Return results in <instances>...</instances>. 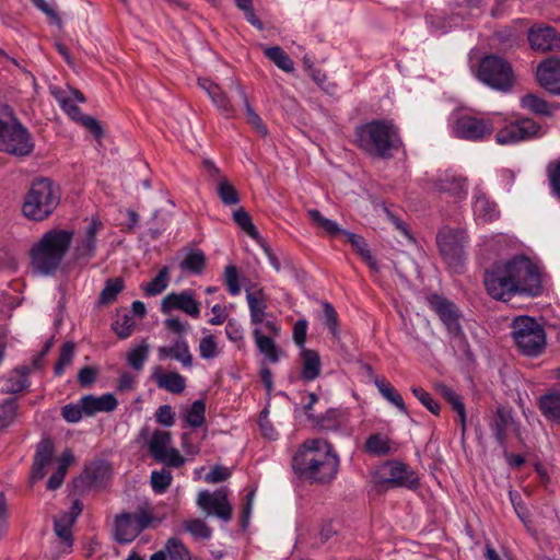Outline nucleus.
<instances>
[{"instance_id": "nucleus-63", "label": "nucleus", "mask_w": 560, "mask_h": 560, "mask_svg": "<svg viewBox=\"0 0 560 560\" xmlns=\"http://www.w3.org/2000/svg\"><path fill=\"white\" fill-rule=\"evenodd\" d=\"M155 420L164 427H172L175 422V412L170 405L160 406L155 412Z\"/></svg>"}, {"instance_id": "nucleus-39", "label": "nucleus", "mask_w": 560, "mask_h": 560, "mask_svg": "<svg viewBox=\"0 0 560 560\" xmlns=\"http://www.w3.org/2000/svg\"><path fill=\"white\" fill-rule=\"evenodd\" d=\"M436 390L445 398V400L457 412L462 429H463V431H465L466 410H465V405L463 402L460 395H458L456 392H454L451 387H448L445 384H438Z\"/></svg>"}, {"instance_id": "nucleus-30", "label": "nucleus", "mask_w": 560, "mask_h": 560, "mask_svg": "<svg viewBox=\"0 0 560 560\" xmlns=\"http://www.w3.org/2000/svg\"><path fill=\"white\" fill-rule=\"evenodd\" d=\"M246 300L249 308L250 323L258 327L266 319V298L262 290L247 291Z\"/></svg>"}, {"instance_id": "nucleus-64", "label": "nucleus", "mask_w": 560, "mask_h": 560, "mask_svg": "<svg viewBox=\"0 0 560 560\" xmlns=\"http://www.w3.org/2000/svg\"><path fill=\"white\" fill-rule=\"evenodd\" d=\"M323 311H324L325 325L328 327V329L332 334H336L338 322H337V313H336L334 306L328 302H324Z\"/></svg>"}, {"instance_id": "nucleus-35", "label": "nucleus", "mask_w": 560, "mask_h": 560, "mask_svg": "<svg viewBox=\"0 0 560 560\" xmlns=\"http://www.w3.org/2000/svg\"><path fill=\"white\" fill-rule=\"evenodd\" d=\"M539 409L545 418L560 423V392H549L542 395L538 401Z\"/></svg>"}, {"instance_id": "nucleus-6", "label": "nucleus", "mask_w": 560, "mask_h": 560, "mask_svg": "<svg viewBox=\"0 0 560 560\" xmlns=\"http://www.w3.org/2000/svg\"><path fill=\"white\" fill-rule=\"evenodd\" d=\"M500 120L501 114L480 116L470 113H458L453 116L451 130L456 138L481 141L492 135Z\"/></svg>"}, {"instance_id": "nucleus-26", "label": "nucleus", "mask_w": 560, "mask_h": 560, "mask_svg": "<svg viewBox=\"0 0 560 560\" xmlns=\"http://www.w3.org/2000/svg\"><path fill=\"white\" fill-rule=\"evenodd\" d=\"M81 398L84 415L89 417L95 416L98 412L114 411L118 406L116 397L110 393L103 394L102 396L85 395Z\"/></svg>"}, {"instance_id": "nucleus-49", "label": "nucleus", "mask_w": 560, "mask_h": 560, "mask_svg": "<svg viewBox=\"0 0 560 560\" xmlns=\"http://www.w3.org/2000/svg\"><path fill=\"white\" fill-rule=\"evenodd\" d=\"M73 523V517H66L65 515L55 518V533L66 544L67 548L72 546L71 526Z\"/></svg>"}, {"instance_id": "nucleus-36", "label": "nucleus", "mask_w": 560, "mask_h": 560, "mask_svg": "<svg viewBox=\"0 0 560 560\" xmlns=\"http://www.w3.org/2000/svg\"><path fill=\"white\" fill-rule=\"evenodd\" d=\"M512 423V418L508 412L503 409H498L495 416L490 421V429L495 438L498 444L505 450L506 445V433L510 424Z\"/></svg>"}, {"instance_id": "nucleus-43", "label": "nucleus", "mask_w": 560, "mask_h": 560, "mask_svg": "<svg viewBox=\"0 0 560 560\" xmlns=\"http://www.w3.org/2000/svg\"><path fill=\"white\" fill-rule=\"evenodd\" d=\"M265 56L270 59L279 69L284 72L294 70V62L289 55L279 46L267 47L264 50Z\"/></svg>"}, {"instance_id": "nucleus-20", "label": "nucleus", "mask_w": 560, "mask_h": 560, "mask_svg": "<svg viewBox=\"0 0 560 560\" xmlns=\"http://www.w3.org/2000/svg\"><path fill=\"white\" fill-rule=\"evenodd\" d=\"M50 93L58 102L62 110L74 121H77L83 115L77 103H84V95L73 89L68 91L61 90L60 88H50Z\"/></svg>"}, {"instance_id": "nucleus-48", "label": "nucleus", "mask_w": 560, "mask_h": 560, "mask_svg": "<svg viewBox=\"0 0 560 560\" xmlns=\"http://www.w3.org/2000/svg\"><path fill=\"white\" fill-rule=\"evenodd\" d=\"M217 192L221 201L226 206H233L240 202L237 190L226 178H220L217 185Z\"/></svg>"}, {"instance_id": "nucleus-31", "label": "nucleus", "mask_w": 560, "mask_h": 560, "mask_svg": "<svg viewBox=\"0 0 560 560\" xmlns=\"http://www.w3.org/2000/svg\"><path fill=\"white\" fill-rule=\"evenodd\" d=\"M159 388L172 394H182L186 388V378L177 372H160L153 374Z\"/></svg>"}, {"instance_id": "nucleus-62", "label": "nucleus", "mask_w": 560, "mask_h": 560, "mask_svg": "<svg viewBox=\"0 0 560 560\" xmlns=\"http://www.w3.org/2000/svg\"><path fill=\"white\" fill-rule=\"evenodd\" d=\"M230 477H231V470L229 468L220 466V465H215L205 476V481L208 483H218L221 481H225Z\"/></svg>"}, {"instance_id": "nucleus-32", "label": "nucleus", "mask_w": 560, "mask_h": 560, "mask_svg": "<svg viewBox=\"0 0 560 560\" xmlns=\"http://www.w3.org/2000/svg\"><path fill=\"white\" fill-rule=\"evenodd\" d=\"M302 371L301 378L312 382L320 374V358L317 351L303 348L301 350Z\"/></svg>"}, {"instance_id": "nucleus-42", "label": "nucleus", "mask_w": 560, "mask_h": 560, "mask_svg": "<svg viewBox=\"0 0 560 560\" xmlns=\"http://www.w3.org/2000/svg\"><path fill=\"white\" fill-rule=\"evenodd\" d=\"M170 283V268L163 267L158 275L145 285H142V290L148 296H155L166 290Z\"/></svg>"}, {"instance_id": "nucleus-15", "label": "nucleus", "mask_w": 560, "mask_h": 560, "mask_svg": "<svg viewBox=\"0 0 560 560\" xmlns=\"http://www.w3.org/2000/svg\"><path fill=\"white\" fill-rule=\"evenodd\" d=\"M196 503L207 515H214L224 522L232 518V506L225 489L213 492L202 490L198 493Z\"/></svg>"}, {"instance_id": "nucleus-7", "label": "nucleus", "mask_w": 560, "mask_h": 560, "mask_svg": "<svg viewBox=\"0 0 560 560\" xmlns=\"http://www.w3.org/2000/svg\"><path fill=\"white\" fill-rule=\"evenodd\" d=\"M511 336L517 349L527 357L539 355L546 346L541 325L530 316L515 317L511 324Z\"/></svg>"}, {"instance_id": "nucleus-16", "label": "nucleus", "mask_w": 560, "mask_h": 560, "mask_svg": "<svg viewBox=\"0 0 560 560\" xmlns=\"http://www.w3.org/2000/svg\"><path fill=\"white\" fill-rule=\"evenodd\" d=\"M160 311L170 314L173 311H182L192 318L200 316V303L196 300L195 291L185 289L180 292H171L162 301Z\"/></svg>"}, {"instance_id": "nucleus-46", "label": "nucleus", "mask_w": 560, "mask_h": 560, "mask_svg": "<svg viewBox=\"0 0 560 560\" xmlns=\"http://www.w3.org/2000/svg\"><path fill=\"white\" fill-rule=\"evenodd\" d=\"M124 289V280L121 278L108 279L100 294L101 304H110Z\"/></svg>"}, {"instance_id": "nucleus-25", "label": "nucleus", "mask_w": 560, "mask_h": 560, "mask_svg": "<svg viewBox=\"0 0 560 560\" xmlns=\"http://www.w3.org/2000/svg\"><path fill=\"white\" fill-rule=\"evenodd\" d=\"M158 357L160 360L172 358L184 368H191L192 365V354L185 339H176L171 346L159 347Z\"/></svg>"}, {"instance_id": "nucleus-38", "label": "nucleus", "mask_w": 560, "mask_h": 560, "mask_svg": "<svg viewBox=\"0 0 560 560\" xmlns=\"http://www.w3.org/2000/svg\"><path fill=\"white\" fill-rule=\"evenodd\" d=\"M236 90L245 107L247 124L252 126V128L255 130L257 135H259L260 137H266L268 135V129L264 124L262 119L260 118V116L252 107L244 89L237 85Z\"/></svg>"}, {"instance_id": "nucleus-9", "label": "nucleus", "mask_w": 560, "mask_h": 560, "mask_svg": "<svg viewBox=\"0 0 560 560\" xmlns=\"http://www.w3.org/2000/svg\"><path fill=\"white\" fill-rule=\"evenodd\" d=\"M501 122H503V125L498 128L495 133V142L500 145H512L520 142L532 141L545 135L542 126L528 117L506 120L501 115L499 125Z\"/></svg>"}, {"instance_id": "nucleus-21", "label": "nucleus", "mask_w": 560, "mask_h": 560, "mask_svg": "<svg viewBox=\"0 0 560 560\" xmlns=\"http://www.w3.org/2000/svg\"><path fill=\"white\" fill-rule=\"evenodd\" d=\"M528 40L535 50H560V34L550 26L532 27L528 33Z\"/></svg>"}, {"instance_id": "nucleus-53", "label": "nucleus", "mask_w": 560, "mask_h": 560, "mask_svg": "<svg viewBox=\"0 0 560 560\" xmlns=\"http://www.w3.org/2000/svg\"><path fill=\"white\" fill-rule=\"evenodd\" d=\"M184 528L199 539H209L212 535L211 528L203 521L198 518L186 521Z\"/></svg>"}, {"instance_id": "nucleus-52", "label": "nucleus", "mask_w": 560, "mask_h": 560, "mask_svg": "<svg viewBox=\"0 0 560 560\" xmlns=\"http://www.w3.org/2000/svg\"><path fill=\"white\" fill-rule=\"evenodd\" d=\"M165 550L171 560H190V553L180 539L170 538L165 545Z\"/></svg>"}, {"instance_id": "nucleus-44", "label": "nucleus", "mask_w": 560, "mask_h": 560, "mask_svg": "<svg viewBox=\"0 0 560 560\" xmlns=\"http://www.w3.org/2000/svg\"><path fill=\"white\" fill-rule=\"evenodd\" d=\"M198 352L203 360H212L221 353L217 338L206 329H203V336L199 341Z\"/></svg>"}, {"instance_id": "nucleus-19", "label": "nucleus", "mask_w": 560, "mask_h": 560, "mask_svg": "<svg viewBox=\"0 0 560 560\" xmlns=\"http://www.w3.org/2000/svg\"><path fill=\"white\" fill-rule=\"evenodd\" d=\"M435 188L455 200H463L467 195V179L459 174L446 171L441 173L435 182Z\"/></svg>"}, {"instance_id": "nucleus-28", "label": "nucleus", "mask_w": 560, "mask_h": 560, "mask_svg": "<svg viewBox=\"0 0 560 560\" xmlns=\"http://www.w3.org/2000/svg\"><path fill=\"white\" fill-rule=\"evenodd\" d=\"M369 375L380 394L392 405H394L400 412L407 413V407L404 402L401 395L394 388V386L384 377L376 376L372 369L368 368Z\"/></svg>"}, {"instance_id": "nucleus-24", "label": "nucleus", "mask_w": 560, "mask_h": 560, "mask_svg": "<svg viewBox=\"0 0 560 560\" xmlns=\"http://www.w3.org/2000/svg\"><path fill=\"white\" fill-rule=\"evenodd\" d=\"M54 456V445L50 440H43L34 455V462L31 470V479L33 482L43 479L46 475L47 467L51 464Z\"/></svg>"}, {"instance_id": "nucleus-14", "label": "nucleus", "mask_w": 560, "mask_h": 560, "mask_svg": "<svg viewBox=\"0 0 560 560\" xmlns=\"http://www.w3.org/2000/svg\"><path fill=\"white\" fill-rule=\"evenodd\" d=\"M172 444L171 433L162 430H154L147 442L149 453L155 462L179 468L185 464V458Z\"/></svg>"}, {"instance_id": "nucleus-61", "label": "nucleus", "mask_w": 560, "mask_h": 560, "mask_svg": "<svg viewBox=\"0 0 560 560\" xmlns=\"http://www.w3.org/2000/svg\"><path fill=\"white\" fill-rule=\"evenodd\" d=\"M348 242L358 250V253L365 259H371V252L365 240L354 233L342 231Z\"/></svg>"}, {"instance_id": "nucleus-51", "label": "nucleus", "mask_w": 560, "mask_h": 560, "mask_svg": "<svg viewBox=\"0 0 560 560\" xmlns=\"http://www.w3.org/2000/svg\"><path fill=\"white\" fill-rule=\"evenodd\" d=\"M135 325L136 323L132 316L128 313H124L117 315V318L113 324V329L120 339H126L131 336Z\"/></svg>"}, {"instance_id": "nucleus-56", "label": "nucleus", "mask_w": 560, "mask_h": 560, "mask_svg": "<svg viewBox=\"0 0 560 560\" xmlns=\"http://www.w3.org/2000/svg\"><path fill=\"white\" fill-rule=\"evenodd\" d=\"M452 335V345L453 349L456 354L459 357L466 358L467 360L472 359V352L470 350V347L468 345L467 339L465 338L463 330L460 329V332L458 334H451Z\"/></svg>"}, {"instance_id": "nucleus-57", "label": "nucleus", "mask_w": 560, "mask_h": 560, "mask_svg": "<svg viewBox=\"0 0 560 560\" xmlns=\"http://www.w3.org/2000/svg\"><path fill=\"white\" fill-rule=\"evenodd\" d=\"M16 417V404L14 399H8L0 405V429L10 425Z\"/></svg>"}, {"instance_id": "nucleus-29", "label": "nucleus", "mask_w": 560, "mask_h": 560, "mask_svg": "<svg viewBox=\"0 0 560 560\" xmlns=\"http://www.w3.org/2000/svg\"><path fill=\"white\" fill-rule=\"evenodd\" d=\"M28 373L30 369L27 366H23L10 372L0 381V390L5 394H15L22 392L28 386Z\"/></svg>"}, {"instance_id": "nucleus-18", "label": "nucleus", "mask_w": 560, "mask_h": 560, "mask_svg": "<svg viewBox=\"0 0 560 560\" xmlns=\"http://www.w3.org/2000/svg\"><path fill=\"white\" fill-rule=\"evenodd\" d=\"M429 305L438 314L450 334L460 332V313L453 302L434 294L429 298Z\"/></svg>"}, {"instance_id": "nucleus-23", "label": "nucleus", "mask_w": 560, "mask_h": 560, "mask_svg": "<svg viewBox=\"0 0 560 560\" xmlns=\"http://www.w3.org/2000/svg\"><path fill=\"white\" fill-rule=\"evenodd\" d=\"M539 84L552 94H560V59L549 58L537 69Z\"/></svg>"}, {"instance_id": "nucleus-33", "label": "nucleus", "mask_w": 560, "mask_h": 560, "mask_svg": "<svg viewBox=\"0 0 560 560\" xmlns=\"http://www.w3.org/2000/svg\"><path fill=\"white\" fill-rule=\"evenodd\" d=\"M253 337L257 349L266 358V360L271 363H277L280 359V351L273 339L264 335L260 327L254 328Z\"/></svg>"}, {"instance_id": "nucleus-47", "label": "nucleus", "mask_w": 560, "mask_h": 560, "mask_svg": "<svg viewBox=\"0 0 560 560\" xmlns=\"http://www.w3.org/2000/svg\"><path fill=\"white\" fill-rule=\"evenodd\" d=\"M173 480L172 472L165 468L153 470L151 472L150 482L153 491L158 494L164 493L171 486Z\"/></svg>"}, {"instance_id": "nucleus-27", "label": "nucleus", "mask_w": 560, "mask_h": 560, "mask_svg": "<svg viewBox=\"0 0 560 560\" xmlns=\"http://www.w3.org/2000/svg\"><path fill=\"white\" fill-rule=\"evenodd\" d=\"M397 450V444L381 433L371 434L364 444V452L376 457L394 454Z\"/></svg>"}, {"instance_id": "nucleus-55", "label": "nucleus", "mask_w": 560, "mask_h": 560, "mask_svg": "<svg viewBox=\"0 0 560 560\" xmlns=\"http://www.w3.org/2000/svg\"><path fill=\"white\" fill-rule=\"evenodd\" d=\"M226 338L236 345L237 348L244 346V329L242 325L234 318L228 320L225 326Z\"/></svg>"}, {"instance_id": "nucleus-59", "label": "nucleus", "mask_w": 560, "mask_h": 560, "mask_svg": "<svg viewBox=\"0 0 560 560\" xmlns=\"http://www.w3.org/2000/svg\"><path fill=\"white\" fill-rule=\"evenodd\" d=\"M62 417L66 421L70 423H77L82 419L84 415V408L82 398L78 401V404H69L62 408Z\"/></svg>"}, {"instance_id": "nucleus-22", "label": "nucleus", "mask_w": 560, "mask_h": 560, "mask_svg": "<svg viewBox=\"0 0 560 560\" xmlns=\"http://www.w3.org/2000/svg\"><path fill=\"white\" fill-rule=\"evenodd\" d=\"M198 85L206 92L212 104L225 118L235 116V108L222 89L209 79H199Z\"/></svg>"}, {"instance_id": "nucleus-2", "label": "nucleus", "mask_w": 560, "mask_h": 560, "mask_svg": "<svg viewBox=\"0 0 560 560\" xmlns=\"http://www.w3.org/2000/svg\"><path fill=\"white\" fill-rule=\"evenodd\" d=\"M339 465V456L324 439L306 440L292 458L294 471L316 483L331 482L338 474Z\"/></svg>"}, {"instance_id": "nucleus-50", "label": "nucleus", "mask_w": 560, "mask_h": 560, "mask_svg": "<svg viewBox=\"0 0 560 560\" xmlns=\"http://www.w3.org/2000/svg\"><path fill=\"white\" fill-rule=\"evenodd\" d=\"M235 223L253 240H259V233L252 222L250 215L243 209L240 208L233 213Z\"/></svg>"}, {"instance_id": "nucleus-1", "label": "nucleus", "mask_w": 560, "mask_h": 560, "mask_svg": "<svg viewBox=\"0 0 560 560\" xmlns=\"http://www.w3.org/2000/svg\"><path fill=\"white\" fill-rule=\"evenodd\" d=\"M483 284L487 293L500 301L515 295L536 296L541 290L539 268L525 255L494 261L485 271Z\"/></svg>"}, {"instance_id": "nucleus-10", "label": "nucleus", "mask_w": 560, "mask_h": 560, "mask_svg": "<svg viewBox=\"0 0 560 560\" xmlns=\"http://www.w3.org/2000/svg\"><path fill=\"white\" fill-rule=\"evenodd\" d=\"M34 144L27 129L15 118L0 119V151L16 156L28 155Z\"/></svg>"}, {"instance_id": "nucleus-13", "label": "nucleus", "mask_w": 560, "mask_h": 560, "mask_svg": "<svg viewBox=\"0 0 560 560\" xmlns=\"http://www.w3.org/2000/svg\"><path fill=\"white\" fill-rule=\"evenodd\" d=\"M158 522L148 508H140L135 513H122L115 520V538L120 544L131 542L142 530Z\"/></svg>"}, {"instance_id": "nucleus-45", "label": "nucleus", "mask_w": 560, "mask_h": 560, "mask_svg": "<svg viewBox=\"0 0 560 560\" xmlns=\"http://www.w3.org/2000/svg\"><path fill=\"white\" fill-rule=\"evenodd\" d=\"M184 419L188 425L199 428L205 423L206 419V405L202 400H196L186 410Z\"/></svg>"}, {"instance_id": "nucleus-40", "label": "nucleus", "mask_w": 560, "mask_h": 560, "mask_svg": "<svg viewBox=\"0 0 560 560\" xmlns=\"http://www.w3.org/2000/svg\"><path fill=\"white\" fill-rule=\"evenodd\" d=\"M206 267V256L200 249H190L179 264V268L188 275H201Z\"/></svg>"}, {"instance_id": "nucleus-58", "label": "nucleus", "mask_w": 560, "mask_h": 560, "mask_svg": "<svg viewBox=\"0 0 560 560\" xmlns=\"http://www.w3.org/2000/svg\"><path fill=\"white\" fill-rule=\"evenodd\" d=\"M224 282L231 295H237L241 292L238 282V271L234 265H228L224 269Z\"/></svg>"}, {"instance_id": "nucleus-12", "label": "nucleus", "mask_w": 560, "mask_h": 560, "mask_svg": "<svg viewBox=\"0 0 560 560\" xmlns=\"http://www.w3.org/2000/svg\"><path fill=\"white\" fill-rule=\"evenodd\" d=\"M478 79L498 91H508L513 84V70L510 63L494 55L485 57L477 71Z\"/></svg>"}, {"instance_id": "nucleus-3", "label": "nucleus", "mask_w": 560, "mask_h": 560, "mask_svg": "<svg viewBox=\"0 0 560 560\" xmlns=\"http://www.w3.org/2000/svg\"><path fill=\"white\" fill-rule=\"evenodd\" d=\"M354 142L373 158L389 159L400 144L396 126L387 119H374L355 128Z\"/></svg>"}, {"instance_id": "nucleus-34", "label": "nucleus", "mask_w": 560, "mask_h": 560, "mask_svg": "<svg viewBox=\"0 0 560 560\" xmlns=\"http://www.w3.org/2000/svg\"><path fill=\"white\" fill-rule=\"evenodd\" d=\"M101 221L93 219L85 230L84 240L77 247L78 255L80 257L92 258L95 254L96 248V234L101 231Z\"/></svg>"}, {"instance_id": "nucleus-60", "label": "nucleus", "mask_w": 560, "mask_h": 560, "mask_svg": "<svg viewBox=\"0 0 560 560\" xmlns=\"http://www.w3.org/2000/svg\"><path fill=\"white\" fill-rule=\"evenodd\" d=\"M411 392L429 411L439 415L440 406L427 390L422 387H412Z\"/></svg>"}, {"instance_id": "nucleus-37", "label": "nucleus", "mask_w": 560, "mask_h": 560, "mask_svg": "<svg viewBox=\"0 0 560 560\" xmlns=\"http://www.w3.org/2000/svg\"><path fill=\"white\" fill-rule=\"evenodd\" d=\"M521 106L536 115L549 117L552 116L558 108L553 104H549L544 98L534 94H526L521 98Z\"/></svg>"}, {"instance_id": "nucleus-41", "label": "nucleus", "mask_w": 560, "mask_h": 560, "mask_svg": "<svg viewBox=\"0 0 560 560\" xmlns=\"http://www.w3.org/2000/svg\"><path fill=\"white\" fill-rule=\"evenodd\" d=\"M150 345L143 339L139 345L131 348L126 357L127 363L135 371H141L149 358Z\"/></svg>"}, {"instance_id": "nucleus-4", "label": "nucleus", "mask_w": 560, "mask_h": 560, "mask_svg": "<svg viewBox=\"0 0 560 560\" xmlns=\"http://www.w3.org/2000/svg\"><path fill=\"white\" fill-rule=\"evenodd\" d=\"M73 233L65 230L46 232L32 248V266L43 276L52 275L62 261L72 240Z\"/></svg>"}, {"instance_id": "nucleus-5", "label": "nucleus", "mask_w": 560, "mask_h": 560, "mask_svg": "<svg viewBox=\"0 0 560 560\" xmlns=\"http://www.w3.org/2000/svg\"><path fill=\"white\" fill-rule=\"evenodd\" d=\"M60 201L58 187L48 178L34 182L25 197L23 214L35 221H42L49 217Z\"/></svg>"}, {"instance_id": "nucleus-8", "label": "nucleus", "mask_w": 560, "mask_h": 560, "mask_svg": "<svg viewBox=\"0 0 560 560\" xmlns=\"http://www.w3.org/2000/svg\"><path fill=\"white\" fill-rule=\"evenodd\" d=\"M468 242L469 236L462 228L444 226L436 234V244L441 256L456 272L463 269L466 259L465 248Z\"/></svg>"}, {"instance_id": "nucleus-54", "label": "nucleus", "mask_w": 560, "mask_h": 560, "mask_svg": "<svg viewBox=\"0 0 560 560\" xmlns=\"http://www.w3.org/2000/svg\"><path fill=\"white\" fill-rule=\"evenodd\" d=\"M74 355V345L71 342H66L60 350L59 359L55 364L54 371L55 374L60 376L63 374L66 368L70 365Z\"/></svg>"}, {"instance_id": "nucleus-17", "label": "nucleus", "mask_w": 560, "mask_h": 560, "mask_svg": "<svg viewBox=\"0 0 560 560\" xmlns=\"http://www.w3.org/2000/svg\"><path fill=\"white\" fill-rule=\"evenodd\" d=\"M471 210L477 224H488L500 218V209L479 186L474 188Z\"/></svg>"}, {"instance_id": "nucleus-11", "label": "nucleus", "mask_w": 560, "mask_h": 560, "mask_svg": "<svg viewBox=\"0 0 560 560\" xmlns=\"http://www.w3.org/2000/svg\"><path fill=\"white\" fill-rule=\"evenodd\" d=\"M374 482L386 488L417 489L419 478L416 471L399 460H387L383 463L373 474Z\"/></svg>"}]
</instances>
